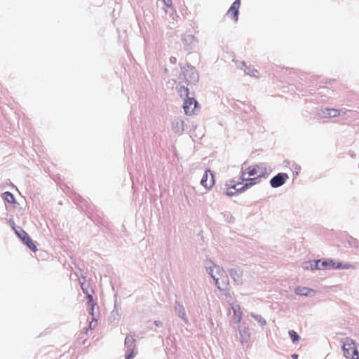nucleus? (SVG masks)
<instances>
[{"mask_svg": "<svg viewBox=\"0 0 359 359\" xmlns=\"http://www.w3.org/2000/svg\"><path fill=\"white\" fill-rule=\"evenodd\" d=\"M289 334L291 337V339L292 341L294 342V343H296L299 341V335L297 334V333L294 331V330H290L289 331Z\"/></svg>", "mask_w": 359, "mask_h": 359, "instance_id": "dca6fc26", "label": "nucleus"}, {"mask_svg": "<svg viewBox=\"0 0 359 359\" xmlns=\"http://www.w3.org/2000/svg\"><path fill=\"white\" fill-rule=\"evenodd\" d=\"M177 123V125H180V126H181L182 128L183 127V124H184V123H183V121H177V123Z\"/></svg>", "mask_w": 359, "mask_h": 359, "instance_id": "412c9836", "label": "nucleus"}, {"mask_svg": "<svg viewBox=\"0 0 359 359\" xmlns=\"http://www.w3.org/2000/svg\"><path fill=\"white\" fill-rule=\"evenodd\" d=\"M239 185H240V184H237L233 186L231 188L228 189V190L226 191V194L228 196L233 195L234 192L233 191V190H236L237 191H243V190H238V188H236ZM240 187H238V189Z\"/></svg>", "mask_w": 359, "mask_h": 359, "instance_id": "f3484780", "label": "nucleus"}, {"mask_svg": "<svg viewBox=\"0 0 359 359\" xmlns=\"http://www.w3.org/2000/svg\"><path fill=\"white\" fill-rule=\"evenodd\" d=\"M241 5V1L240 0H236L230 7V8L228 10L226 13V15L229 18H231L235 22L238 20V8Z\"/></svg>", "mask_w": 359, "mask_h": 359, "instance_id": "1a4fd4ad", "label": "nucleus"}, {"mask_svg": "<svg viewBox=\"0 0 359 359\" xmlns=\"http://www.w3.org/2000/svg\"><path fill=\"white\" fill-rule=\"evenodd\" d=\"M211 276L218 289L220 290H224L228 283V276L225 271L218 266H215L212 269Z\"/></svg>", "mask_w": 359, "mask_h": 359, "instance_id": "7ed1b4c3", "label": "nucleus"}, {"mask_svg": "<svg viewBox=\"0 0 359 359\" xmlns=\"http://www.w3.org/2000/svg\"><path fill=\"white\" fill-rule=\"evenodd\" d=\"M175 311L178 313L179 316L183 319L185 318L186 316V312L184 310V306L182 304H177L175 306Z\"/></svg>", "mask_w": 359, "mask_h": 359, "instance_id": "ddd939ff", "label": "nucleus"}, {"mask_svg": "<svg viewBox=\"0 0 359 359\" xmlns=\"http://www.w3.org/2000/svg\"><path fill=\"white\" fill-rule=\"evenodd\" d=\"M15 233L29 249H31L33 252H36L37 250V248L32 241V238L24 230L20 229V230H15Z\"/></svg>", "mask_w": 359, "mask_h": 359, "instance_id": "39448f33", "label": "nucleus"}, {"mask_svg": "<svg viewBox=\"0 0 359 359\" xmlns=\"http://www.w3.org/2000/svg\"><path fill=\"white\" fill-rule=\"evenodd\" d=\"M4 199L9 203H15V198L13 195L8 191L5 192L3 194Z\"/></svg>", "mask_w": 359, "mask_h": 359, "instance_id": "4468645a", "label": "nucleus"}, {"mask_svg": "<svg viewBox=\"0 0 359 359\" xmlns=\"http://www.w3.org/2000/svg\"><path fill=\"white\" fill-rule=\"evenodd\" d=\"M354 266L351 264H343L341 262H336L332 259H327L323 262L317 261L311 263V269H354Z\"/></svg>", "mask_w": 359, "mask_h": 359, "instance_id": "f03ea898", "label": "nucleus"}, {"mask_svg": "<svg viewBox=\"0 0 359 359\" xmlns=\"http://www.w3.org/2000/svg\"><path fill=\"white\" fill-rule=\"evenodd\" d=\"M135 355H134V352L133 351H131L127 356H126V359H133L134 358Z\"/></svg>", "mask_w": 359, "mask_h": 359, "instance_id": "aec40b11", "label": "nucleus"}, {"mask_svg": "<svg viewBox=\"0 0 359 359\" xmlns=\"http://www.w3.org/2000/svg\"><path fill=\"white\" fill-rule=\"evenodd\" d=\"M252 316L261 325H265L266 320L259 315H254L252 314Z\"/></svg>", "mask_w": 359, "mask_h": 359, "instance_id": "a211bd4d", "label": "nucleus"}, {"mask_svg": "<svg viewBox=\"0 0 359 359\" xmlns=\"http://www.w3.org/2000/svg\"><path fill=\"white\" fill-rule=\"evenodd\" d=\"M323 117H337L340 115V111L337 109H326L325 111L323 112Z\"/></svg>", "mask_w": 359, "mask_h": 359, "instance_id": "f8f14e48", "label": "nucleus"}, {"mask_svg": "<svg viewBox=\"0 0 359 359\" xmlns=\"http://www.w3.org/2000/svg\"><path fill=\"white\" fill-rule=\"evenodd\" d=\"M197 104L198 102L195 99L188 97L184 100L183 105L185 114L189 116L193 115L195 112Z\"/></svg>", "mask_w": 359, "mask_h": 359, "instance_id": "423d86ee", "label": "nucleus"}, {"mask_svg": "<svg viewBox=\"0 0 359 359\" xmlns=\"http://www.w3.org/2000/svg\"><path fill=\"white\" fill-rule=\"evenodd\" d=\"M233 310V320L235 323H239L242 319V311L239 305H235L231 306Z\"/></svg>", "mask_w": 359, "mask_h": 359, "instance_id": "9d476101", "label": "nucleus"}, {"mask_svg": "<svg viewBox=\"0 0 359 359\" xmlns=\"http://www.w3.org/2000/svg\"><path fill=\"white\" fill-rule=\"evenodd\" d=\"M267 175L266 168L262 165L250 166L241 172V179L242 181H248L238 190H245L257 183V180L264 177Z\"/></svg>", "mask_w": 359, "mask_h": 359, "instance_id": "f257e3e1", "label": "nucleus"}, {"mask_svg": "<svg viewBox=\"0 0 359 359\" xmlns=\"http://www.w3.org/2000/svg\"><path fill=\"white\" fill-rule=\"evenodd\" d=\"M177 92L180 94V97H187L189 95V89L184 86L177 87Z\"/></svg>", "mask_w": 359, "mask_h": 359, "instance_id": "2eb2a0df", "label": "nucleus"}, {"mask_svg": "<svg viewBox=\"0 0 359 359\" xmlns=\"http://www.w3.org/2000/svg\"><path fill=\"white\" fill-rule=\"evenodd\" d=\"M159 323H160V322H159V323L156 322V325H159Z\"/></svg>", "mask_w": 359, "mask_h": 359, "instance_id": "5701e85b", "label": "nucleus"}, {"mask_svg": "<svg viewBox=\"0 0 359 359\" xmlns=\"http://www.w3.org/2000/svg\"><path fill=\"white\" fill-rule=\"evenodd\" d=\"M88 299L89 302H91L93 301V297H92V295H90V294H89V295L88 296Z\"/></svg>", "mask_w": 359, "mask_h": 359, "instance_id": "4be33fe9", "label": "nucleus"}, {"mask_svg": "<svg viewBox=\"0 0 359 359\" xmlns=\"http://www.w3.org/2000/svg\"><path fill=\"white\" fill-rule=\"evenodd\" d=\"M344 355L347 359H359V354L355 341L351 338H346L342 344Z\"/></svg>", "mask_w": 359, "mask_h": 359, "instance_id": "20e7f679", "label": "nucleus"}, {"mask_svg": "<svg viewBox=\"0 0 359 359\" xmlns=\"http://www.w3.org/2000/svg\"><path fill=\"white\" fill-rule=\"evenodd\" d=\"M168 8L172 7V0H162Z\"/></svg>", "mask_w": 359, "mask_h": 359, "instance_id": "6ab92c4d", "label": "nucleus"}, {"mask_svg": "<svg viewBox=\"0 0 359 359\" xmlns=\"http://www.w3.org/2000/svg\"><path fill=\"white\" fill-rule=\"evenodd\" d=\"M287 179L288 175L286 173H278L271 180V186L273 188L279 187L282 186Z\"/></svg>", "mask_w": 359, "mask_h": 359, "instance_id": "6e6552de", "label": "nucleus"}, {"mask_svg": "<svg viewBox=\"0 0 359 359\" xmlns=\"http://www.w3.org/2000/svg\"><path fill=\"white\" fill-rule=\"evenodd\" d=\"M313 292V290L310 289V288H308L306 287H297L295 290H294V292L298 294V295H304V296H307V295H309L311 294V292Z\"/></svg>", "mask_w": 359, "mask_h": 359, "instance_id": "9b49d317", "label": "nucleus"}, {"mask_svg": "<svg viewBox=\"0 0 359 359\" xmlns=\"http://www.w3.org/2000/svg\"><path fill=\"white\" fill-rule=\"evenodd\" d=\"M201 184L206 189H210L215 184L214 176L210 170H207L202 179Z\"/></svg>", "mask_w": 359, "mask_h": 359, "instance_id": "0eeeda50", "label": "nucleus"}]
</instances>
